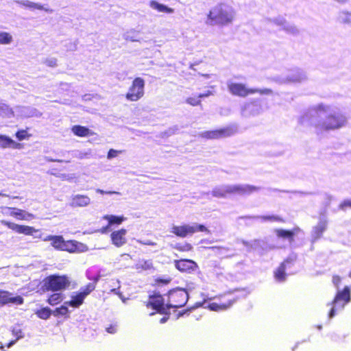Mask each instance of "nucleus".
Masks as SVG:
<instances>
[{"mask_svg": "<svg viewBox=\"0 0 351 351\" xmlns=\"http://www.w3.org/2000/svg\"><path fill=\"white\" fill-rule=\"evenodd\" d=\"M16 3H18L20 5L24 6L25 8L32 9V10H36V3L33 2L29 0H22V1H16Z\"/></svg>", "mask_w": 351, "mask_h": 351, "instance_id": "obj_41", "label": "nucleus"}, {"mask_svg": "<svg viewBox=\"0 0 351 351\" xmlns=\"http://www.w3.org/2000/svg\"><path fill=\"white\" fill-rule=\"evenodd\" d=\"M73 178H74V176L73 175H64V178L66 180H70Z\"/></svg>", "mask_w": 351, "mask_h": 351, "instance_id": "obj_59", "label": "nucleus"}, {"mask_svg": "<svg viewBox=\"0 0 351 351\" xmlns=\"http://www.w3.org/2000/svg\"><path fill=\"white\" fill-rule=\"evenodd\" d=\"M35 9L38 10H43L45 12L50 14L53 12V10L50 8L47 4H41L40 3H36V6Z\"/></svg>", "mask_w": 351, "mask_h": 351, "instance_id": "obj_44", "label": "nucleus"}, {"mask_svg": "<svg viewBox=\"0 0 351 351\" xmlns=\"http://www.w3.org/2000/svg\"><path fill=\"white\" fill-rule=\"evenodd\" d=\"M71 130L75 135L79 136H86L90 134L88 128L80 125L73 126Z\"/></svg>", "mask_w": 351, "mask_h": 351, "instance_id": "obj_34", "label": "nucleus"}, {"mask_svg": "<svg viewBox=\"0 0 351 351\" xmlns=\"http://www.w3.org/2000/svg\"><path fill=\"white\" fill-rule=\"evenodd\" d=\"M89 155H90V152H77L75 153L74 156H75V157H76L77 158L83 159L84 158H88Z\"/></svg>", "mask_w": 351, "mask_h": 351, "instance_id": "obj_52", "label": "nucleus"}, {"mask_svg": "<svg viewBox=\"0 0 351 351\" xmlns=\"http://www.w3.org/2000/svg\"><path fill=\"white\" fill-rule=\"evenodd\" d=\"M16 136L19 141H22L26 138L27 137V132L25 130L19 131L16 134Z\"/></svg>", "mask_w": 351, "mask_h": 351, "instance_id": "obj_53", "label": "nucleus"}, {"mask_svg": "<svg viewBox=\"0 0 351 351\" xmlns=\"http://www.w3.org/2000/svg\"><path fill=\"white\" fill-rule=\"evenodd\" d=\"M147 306L152 307L153 309L156 310L160 313H167V311L169 308L167 307V304H165L164 299L160 295H154L151 296L149 299V302Z\"/></svg>", "mask_w": 351, "mask_h": 351, "instance_id": "obj_15", "label": "nucleus"}, {"mask_svg": "<svg viewBox=\"0 0 351 351\" xmlns=\"http://www.w3.org/2000/svg\"><path fill=\"white\" fill-rule=\"evenodd\" d=\"M306 79L304 71L300 69H293L287 74L285 82H301Z\"/></svg>", "mask_w": 351, "mask_h": 351, "instance_id": "obj_23", "label": "nucleus"}, {"mask_svg": "<svg viewBox=\"0 0 351 351\" xmlns=\"http://www.w3.org/2000/svg\"><path fill=\"white\" fill-rule=\"evenodd\" d=\"M55 236H53V235H49V236H47L45 237H44L43 239V240L44 241H51V243L52 242V240L54 238Z\"/></svg>", "mask_w": 351, "mask_h": 351, "instance_id": "obj_57", "label": "nucleus"}, {"mask_svg": "<svg viewBox=\"0 0 351 351\" xmlns=\"http://www.w3.org/2000/svg\"><path fill=\"white\" fill-rule=\"evenodd\" d=\"M37 316L43 319H47L51 315V309L45 307L36 311Z\"/></svg>", "mask_w": 351, "mask_h": 351, "instance_id": "obj_38", "label": "nucleus"}, {"mask_svg": "<svg viewBox=\"0 0 351 351\" xmlns=\"http://www.w3.org/2000/svg\"><path fill=\"white\" fill-rule=\"evenodd\" d=\"M126 234L127 230L123 228L113 231L110 234L112 243L117 247L124 245L127 243Z\"/></svg>", "mask_w": 351, "mask_h": 351, "instance_id": "obj_19", "label": "nucleus"}, {"mask_svg": "<svg viewBox=\"0 0 351 351\" xmlns=\"http://www.w3.org/2000/svg\"><path fill=\"white\" fill-rule=\"evenodd\" d=\"M258 190V187L248 184L222 185L213 189L212 195L217 197H224L230 194L248 195Z\"/></svg>", "mask_w": 351, "mask_h": 351, "instance_id": "obj_3", "label": "nucleus"}, {"mask_svg": "<svg viewBox=\"0 0 351 351\" xmlns=\"http://www.w3.org/2000/svg\"><path fill=\"white\" fill-rule=\"evenodd\" d=\"M339 208L341 210H346L347 208H351V199L344 200L340 205Z\"/></svg>", "mask_w": 351, "mask_h": 351, "instance_id": "obj_49", "label": "nucleus"}, {"mask_svg": "<svg viewBox=\"0 0 351 351\" xmlns=\"http://www.w3.org/2000/svg\"><path fill=\"white\" fill-rule=\"evenodd\" d=\"M150 7L152 9L156 10L160 12H165V13H168V14H171L174 12L173 9L169 8L165 5L159 3L155 1H152L150 2Z\"/></svg>", "mask_w": 351, "mask_h": 351, "instance_id": "obj_29", "label": "nucleus"}, {"mask_svg": "<svg viewBox=\"0 0 351 351\" xmlns=\"http://www.w3.org/2000/svg\"><path fill=\"white\" fill-rule=\"evenodd\" d=\"M175 248L179 251L188 252L192 250L193 247L190 243L177 244Z\"/></svg>", "mask_w": 351, "mask_h": 351, "instance_id": "obj_43", "label": "nucleus"}, {"mask_svg": "<svg viewBox=\"0 0 351 351\" xmlns=\"http://www.w3.org/2000/svg\"><path fill=\"white\" fill-rule=\"evenodd\" d=\"M261 108L256 102H250L245 104L241 110L242 114L244 117H249L256 115L260 113Z\"/></svg>", "mask_w": 351, "mask_h": 351, "instance_id": "obj_24", "label": "nucleus"}, {"mask_svg": "<svg viewBox=\"0 0 351 351\" xmlns=\"http://www.w3.org/2000/svg\"><path fill=\"white\" fill-rule=\"evenodd\" d=\"M106 330L110 334H114L117 332L118 326L117 324H112L107 327Z\"/></svg>", "mask_w": 351, "mask_h": 351, "instance_id": "obj_51", "label": "nucleus"}, {"mask_svg": "<svg viewBox=\"0 0 351 351\" xmlns=\"http://www.w3.org/2000/svg\"><path fill=\"white\" fill-rule=\"evenodd\" d=\"M300 122L314 127L317 132H323L343 127L346 119L337 108L321 104L312 107L301 117Z\"/></svg>", "mask_w": 351, "mask_h": 351, "instance_id": "obj_1", "label": "nucleus"}, {"mask_svg": "<svg viewBox=\"0 0 351 351\" xmlns=\"http://www.w3.org/2000/svg\"><path fill=\"white\" fill-rule=\"evenodd\" d=\"M70 285V280L66 276H50L47 277L44 285L47 290L61 291L67 288Z\"/></svg>", "mask_w": 351, "mask_h": 351, "instance_id": "obj_10", "label": "nucleus"}, {"mask_svg": "<svg viewBox=\"0 0 351 351\" xmlns=\"http://www.w3.org/2000/svg\"><path fill=\"white\" fill-rule=\"evenodd\" d=\"M203 76H204V77H210V75L206 74V75H203Z\"/></svg>", "mask_w": 351, "mask_h": 351, "instance_id": "obj_61", "label": "nucleus"}, {"mask_svg": "<svg viewBox=\"0 0 351 351\" xmlns=\"http://www.w3.org/2000/svg\"><path fill=\"white\" fill-rule=\"evenodd\" d=\"M145 80L141 77H136L128 88L125 98L130 101H137L141 99L145 94Z\"/></svg>", "mask_w": 351, "mask_h": 351, "instance_id": "obj_8", "label": "nucleus"}, {"mask_svg": "<svg viewBox=\"0 0 351 351\" xmlns=\"http://www.w3.org/2000/svg\"><path fill=\"white\" fill-rule=\"evenodd\" d=\"M332 282L334 284V285L338 288L339 287V285L340 284L341 282V278L339 276H333L332 278Z\"/></svg>", "mask_w": 351, "mask_h": 351, "instance_id": "obj_55", "label": "nucleus"}, {"mask_svg": "<svg viewBox=\"0 0 351 351\" xmlns=\"http://www.w3.org/2000/svg\"><path fill=\"white\" fill-rule=\"evenodd\" d=\"M0 349H1V350H3V345H2V343H0Z\"/></svg>", "mask_w": 351, "mask_h": 351, "instance_id": "obj_62", "label": "nucleus"}, {"mask_svg": "<svg viewBox=\"0 0 351 351\" xmlns=\"http://www.w3.org/2000/svg\"><path fill=\"white\" fill-rule=\"evenodd\" d=\"M261 241H254L251 243L248 242L243 241V244L247 247H250L252 248H256L257 246L261 245Z\"/></svg>", "mask_w": 351, "mask_h": 351, "instance_id": "obj_50", "label": "nucleus"}, {"mask_svg": "<svg viewBox=\"0 0 351 351\" xmlns=\"http://www.w3.org/2000/svg\"><path fill=\"white\" fill-rule=\"evenodd\" d=\"M227 87L228 91L233 95L239 97H246L250 94L258 93L261 95H271L272 90L269 88H248L246 86L241 83L233 82L231 80L227 81Z\"/></svg>", "mask_w": 351, "mask_h": 351, "instance_id": "obj_4", "label": "nucleus"}, {"mask_svg": "<svg viewBox=\"0 0 351 351\" xmlns=\"http://www.w3.org/2000/svg\"><path fill=\"white\" fill-rule=\"evenodd\" d=\"M350 301V291L348 287H345L343 290L337 291V294L331 304V309L328 314L330 319L332 318L336 313V311L342 310L345 306Z\"/></svg>", "mask_w": 351, "mask_h": 351, "instance_id": "obj_6", "label": "nucleus"}, {"mask_svg": "<svg viewBox=\"0 0 351 351\" xmlns=\"http://www.w3.org/2000/svg\"><path fill=\"white\" fill-rule=\"evenodd\" d=\"M112 291L115 292L116 291V289H112Z\"/></svg>", "mask_w": 351, "mask_h": 351, "instance_id": "obj_64", "label": "nucleus"}, {"mask_svg": "<svg viewBox=\"0 0 351 351\" xmlns=\"http://www.w3.org/2000/svg\"><path fill=\"white\" fill-rule=\"evenodd\" d=\"M69 304H65V302L60 307L57 308L54 312L55 315H66L69 313L68 309Z\"/></svg>", "mask_w": 351, "mask_h": 351, "instance_id": "obj_42", "label": "nucleus"}, {"mask_svg": "<svg viewBox=\"0 0 351 351\" xmlns=\"http://www.w3.org/2000/svg\"><path fill=\"white\" fill-rule=\"evenodd\" d=\"M137 242L141 244L146 245H156V243L152 242L149 240H145V241L137 240Z\"/></svg>", "mask_w": 351, "mask_h": 351, "instance_id": "obj_56", "label": "nucleus"}, {"mask_svg": "<svg viewBox=\"0 0 351 351\" xmlns=\"http://www.w3.org/2000/svg\"><path fill=\"white\" fill-rule=\"evenodd\" d=\"M175 267L181 271L191 272L196 269L197 265L193 261L182 259L175 261Z\"/></svg>", "mask_w": 351, "mask_h": 351, "instance_id": "obj_20", "label": "nucleus"}, {"mask_svg": "<svg viewBox=\"0 0 351 351\" xmlns=\"http://www.w3.org/2000/svg\"><path fill=\"white\" fill-rule=\"evenodd\" d=\"M11 331H12V335L16 337V339L13 340V341H11L8 344V346H7L8 348H11L12 346H14L16 343V341L19 339H22V338L24 337V333H23L22 329L21 328L19 325H14V326H13L12 327Z\"/></svg>", "mask_w": 351, "mask_h": 351, "instance_id": "obj_28", "label": "nucleus"}, {"mask_svg": "<svg viewBox=\"0 0 351 351\" xmlns=\"http://www.w3.org/2000/svg\"><path fill=\"white\" fill-rule=\"evenodd\" d=\"M275 232L278 238L287 239L289 241L292 240L293 237L295 234L293 231H289L282 229H276L275 230Z\"/></svg>", "mask_w": 351, "mask_h": 351, "instance_id": "obj_33", "label": "nucleus"}, {"mask_svg": "<svg viewBox=\"0 0 351 351\" xmlns=\"http://www.w3.org/2000/svg\"><path fill=\"white\" fill-rule=\"evenodd\" d=\"M335 1L339 3H346L348 0H334Z\"/></svg>", "mask_w": 351, "mask_h": 351, "instance_id": "obj_60", "label": "nucleus"}, {"mask_svg": "<svg viewBox=\"0 0 351 351\" xmlns=\"http://www.w3.org/2000/svg\"><path fill=\"white\" fill-rule=\"evenodd\" d=\"M15 114L21 117H38L40 113L36 109L27 106H18L15 108Z\"/></svg>", "mask_w": 351, "mask_h": 351, "instance_id": "obj_22", "label": "nucleus"}, {"mask_svg": "<svg viewBox=\"0 0 351 351\" xmlns=\"http://www.w3.org/2000/svg\"><path fill=\"white\" fill-rule=\"evenodd\" d=\"M0 209L3 215L11 216L19 220L29 221L35 218L33 214L20 208L3 206Z\"/></svg>", "mask_w": 351, "mask_h": 351, "instance_id": "obj_12", "label": "nucleus"}, {"mask_svg": "<svg viewBox=\"0 0 351 351\" xmlns=\"http://www.w3.org/2000/svg\"><path fill=\"white\" fill-rule=\"evenodd\" d=\"M337 20L341 23L351 25V12L347 11L340 12Z\"/></svg>", "mask_w": 351, "mask_h": 351, "instance_id": "obj_32", "label": "nucleus"}, {"mask_svg": "<svg viewBox=\"0 0 351 351\" xmlns=\"http://www.w3.org/2000/svg\"><path fill=\"white\" fill-rule=\"evenodd\" d=\"M0 116L3 117H12L15 116V110H13L7 104L0 101Z\"/></svg>", "mask_w": 351, "mask_h": 351, "instance_id": "obj_30", "label": "nucleus"}, {"mask_svg": "<svg viewBox=\"0 0 351 351\" xmlns=\"http://www.w3.org/2000/svg\"><path fill=\"white\" fill-rule=\"evenodd\" d=\"M133 34V32H128L124 34L123 37L127 40H130L132 42L136 41L137 40L136 39L135 36Z\"/></svg>", "mask_w": 351, "mask_h": 351, "instance_id": "obj_47", "label": "nucleus"}, {"mask_svg": "<svg viewBox=\"0 0 351 351\" xmlns=\"http://www.w3.org/2000/svg\"><path fill=\"white\" fill-rule=\"evenodd\" d=\"M235 14V10L232 6L219 3L210 10L206 23L210 25L228 26L234 21Z\"/></svg>", "mask_w": 351, "mask_h": 351, "instance_id": "obj_2", "label": "nucleus"}, {"mask_svg": "<svg viewBox=\"0 0 351 351\" xmlns=\"http://www.w3.org/2000/svg\"><path fill=\"white\" fill-rule=\"evenodd\" d=\"M0 195H1V196H5V197H7V196H8L7 195H5V194H3V193H0Z\"/></svg>", "mask_w": 351, "mask_h": 351, "instance_id": "obj_63", "label": "nucleus"}, {"mask_svg": "<svg viewBox=\"0 0 351 351\" xmlns=\"http://www.w3.org/2000/svg\"><path fill=\"white\" fill-rule=\"evenodd\" d=\"M121 152V151H118V150L111 149L109 150V152L108 153L107 158L108 159H112L113 158L117 157L118 156V154Z\"/></svg>", "mask_w": 351, "mask_h": 351, "instance_id": "obj_46", "label": "nucleus"}, {"mask_svg": "<svg viewBox=\"0 0 351 351\" xmlns=\"http://www.w3.org/2000/svg\"><path fill=\"white\" fill-rule=\"evenodd\" d=\"M290 263V261L289 259H287L285 262H283L279 267L276 269V271L274 272V276L277 281L278 282H283L286 279V265L287 264Z\"/></svg>", "mask_w": 351, "mask_h": 351, "instance_id": "obj_27", "label": "nucleus"}, {"mask_svg": "<svg viewBox=\"0 0 351 351\" xmlns=\"http://www.w3.org/2000/svg\"><path fill=\"white\" fill-rule=\"evenodd\" d=\"M272 22L279 27L291 34H296L298 33V28L292 23L287 22L283 17L279 16L272 20Z\"/></svg>", "mask_w": 351, "mask_h": 351, "instance_id": "obj_17", "label": "nucleus"}, {"mask_svg": "<svg viewBox=\"0 0 351 351\" xmlns=\"http://www.w3.org/2000/svg\"><path fill=\"white\" fill-rule=\"evenodd\" d=\"M0 147L3 149L11 147L14 149H20L21 144L15 142L12 138L5 135L0 134Z\"/></svg>", "mask_w": 351, "mask_h": 351, "instance_id": "obj_26", "label": "nucleus"}, {"mask_svg": "<svg viewBox=\"0 0 351 351\" xmlns=\"http://www.w3.org/2000/svg\"><path fill=\"white\" fill-rule=\"evenodd\" d=\"M233 302L232 300H230L228 304L226 303H220L218 304L217 302H212L208 304V308L210 309L211 311H223L231 306Z\"/></svg>", "mask_w": 351, "mask_h": 351, "instance_id": "obj_31", "label": "nucleus"}, {"mask_svg": "<svg viewBox=\"0 0 351 351\" xmlns=\"http://www.w3.org/2000/svg\"><path fill=\"white\" fill-rule=\"evenodd\" d=\"M152 267V263L150 261H141L136 265V269L147 270L151 269Z\"/></svg>", "mask_w": 351, "mask_h": 351, "instance_id": "obj_40", "label": "nucleus"}, {"mask_svg": "<svg viewBox=\"0 0 351 351\" xmlns=\"http://www.w3.org/2000/svg\"><path fill=\"white\" fill-rule=\"evenodd\" d=\"M328 226V218L326 212H322L319 214V221L316 226L313 227L311 232V237L313 241H315L320 239L326 230Z\"/></svg>", "mask_w": 351, "mask_h": 351, "instance_id": "obj_13", "label": "nucleus"}, {"mask_svg": "<svg viewBox=\"0 0 351 351\" xmlns=\"http://www.w3.org/2000/svg\"><path fill=\"white\" fill-rule=\"evenodd\" d=\"M91 202L90 198L85 195H73L71 197L70 206L72 207H85Z\"/></svg>", "mask_w": 351, "mask_h": 351, "instance_id": "obj_21", "label": "nucleus"}, {"mask_svg": "<svg viewBox=\"0 0 351 351\" xmlns=\"http://www.w3.org/2000/svg\"><path fill=\"white\" fill-rule=\"evenodd\" d=\"M96 192L97 193L102 194V195L103 194H108V195H112V194L120 195L121 194L118 191H104V190L99 189H96Z\"/></svg>", "mask_w": 351, "mask_h": 351, "instance_id": "obj_54", "label": "nucleus"}, {"mask_svg": "<svg viewBox=\"0 0 351 351\" xmlns=\"http://www.w3.org/2000/svg\"><path fill=\"white\" fill-rule=\"evenodd\" d=\"M237 131V126L230 125L219 130L204 132L200 134V136L205 138L215 139L230 136L235 134Z\"/></svg>", "mask_w": 351, "mask_h": 351, "instance_id": "obj_11", "label": "nucleus"}, {"mask_svg": "<svg viewBox=\"0 0 351 351\" xmlns=\"http://www.w3.org/2000/svg\"><path fill=\"white\" fill-rule=\"evenodd\" d=\"M95 289L94 283H88L86 287L81 288L80 291L73 292L70 296L71 300L65 302L73 308H79L83 303L84 299Z\"/></svg>", "mask_w": 351, "mask_h": 351, "instance_id": "obj_9", "label": "nucleus"}, {"mask_svg": "<svg viewBox=\"0 0 351 351\" xmlns=\"http://www.w3.org/2000/svg\"><path fill=\"white\" fill-rule=\"evenodd\" d=\"M263 221H282V219L276 215H268L260 217Z\"/></svg>", "mask_w": 351, "mask_h": 351, "instance_id": "obj_45", "label": "nucleus"}, {"mask_svg": "<svg viewBox=\"0 0 351 351\" xmlns=\"http://www.w3.org/2000/svg\"><path fill=\"white\" fill-rule=\"evenodd\" d=\"M168 319H169V316L165 315L162 318L160 319V324H164V323H165L168 320Z\"/></svg>", "mask_w": 351, "mask_h": 351, "instance_id": "obj_58", "label": "nucleus"}, {"mask_svg": "<svg viewBox=\"0 0 351 351\" xmlns=\"http://www.w3.org/2000/svg\"><path fill=\"white\" fill-rule=\"evenodd\" d=\"M62 300V295L60 293H53L48 298V302L51 305L58 304Z\"/></svg>", "mask_w": 351, "mask_h": 351, "instance_id": "obj_39", "label": "nucleus"}, {"mask_svg": "<svg viewBox=\"0 0 351 351\" xmlns=\"http://www.w3.org/2000/svg\"><path fill=\"white\" fill-rule=\"evenodd\" d=\"M45 64L51 67L57 66V60L54 58H48L45 60Z\"/></svg>", "mask_w": 351, "mask_h": 351, "instance_id": "obj_48", "label": "nucleus"}, {"mask_svg": "<svg viewBox=\"0 0 351 351\" xmlns=\"http://www.w3.org/2000/svg\"><path fill=\"white\" fill-rule=\"evenodd\" d=\"M103 219L108 221V223L106 228H104L101 230L102 233L107 232V230L113 225H120L126 218L123 216H116L113 215H106L103 217Z\"/></svg>", "mask_w": 351, "mask_h": 351, "instance_id": "obj_25", "label": "nucleus"}, {"mask_svg": "<svg viewBox=\"0 0 351 351\" xmlns=\"http://www.w3.org/2000/svg\"><path fill=\"white\" fill-rule=\"evenodd\" d=\"M0 223L2 225L7 226L8 228L12 230L13 231L19 234H23L25 235H33L34 232H38V230H36L34 227L19 225L5 220H1Z\"/></svg>", "mask_w": 351, "mask_h": 351, "instance_id": "obj_14", "label": "nucleus"}, {"mask_svg": "<svg viewBox=\"0 0 351 351\" xmlns=\"http://www.w3.org/2000/svg\"><path fill=\"white\" fill-rule=\"evenodd\" d=\"M13 41L12 36L6 32H0V45H10Z\"/></svg>", "mask_w": 351, "mask_h": 351, "instance_id": "obj_36", "label": "nucleus"}, {"mask_svg": "<svg viewBox=\"0 0 351 351\" xmlns=\"http://www.w3.org/2000/svg\"><path fill=\"white\" fill-rule=\"evenodd\" d=\"M210 95V92L208 91L207 93H204V94H199L198 95V97H189L187 98L186 99V103L191 105V106H198L199 104H200V98H203V97H208Z\"/></svg>", "mask_w": 351, "mask_h": 351, "instance_id": "obj_35", "label": "nucleus"}, {"mask_svg": "<svg viewBox=\"0 0 351 351\" xmlns=\"http://www.w3.org/2000/svg\"><path fill=\"white\" fill-rule=\"evenodd\" d=\"M9 303L14 304H22L23 298L21 296H13V294L3 290H0V304L5 305Z\"/></svg>", "mask_w": 351, "mask_h": 351, "instance_id": "obj_18", "label": "nucleus"}, {"mask_svg": "<svg viewBox=\"0 0 351 351\" xmlns=\"http://www.w3.org/2000/svg\"><path fill=\"white\" fill-rule=\"evenodd\" d=\"M170 232L182 238L192 235L197 232H206L208 233L210 232V231L204 226L198 224L197 223L183 224L181 226L173 225Z\"/></svg>", "mask_w": 351, "mask_h": 351, "instance_id": "obj_5", "label": "nucleus"}, {"mask_svg": "<svg viewBox=\"0 0 351 351\" xmlns=\"http://www.w3.org/2000/svg\"><path fill=\"white\" fill-rule=\"evenodd\" d=\"M88 250V247L77 241H64L62 251H67L71 253L84 252Z\"/></svg>", "mask_w": 351, "mask_h": 351, "instance_id": "obj_16", "label": "nucleus"}, {"mask_svg": "<svg viewBox=\"0 0 351 351\" xmlns=\"http://www.w3.org/2000/svg\"><path fill=\"white\" fill-rule=\"evenodd\" d=\"M64 241V240L62 236H55L51 245L56 250H62Z\"/></svg>", "mask_w": 351, "mask_h": 351, "instance_id": "obj_37", "label": "nucleus"}, {"mask_svg": "<svg viewBox=\"0 0 351 351\" xmlns=\"http://www.w3.org/2000/svg\"><path fill=\"white\" fill-rule=\"evenodd\" d=\"M167 298V307L176 308L185 305L189 299V295L184 289H176L170 291Z\"/></svg>", "mask_w": 351, "mask_h": 351, "instance_id": "obj_7", "label": "nucleus"}]
</instances>
